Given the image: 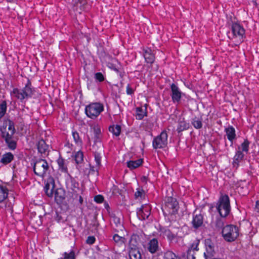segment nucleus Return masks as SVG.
Instances as JSON below:
<instances>
[{
	"mask_svg": "<svg viewBox=\"0 0 259 259\" xmlns=\"http://www.w3.org/2000/svg\"><path fill=\"white\" fill-rule=\"evenodd\" d=\"M34 92V88L32 87L30 80L28 79L24 88L22 89L14 88L10 92V95L13 98L23 102L25 99L31 98Z\"/></svg>",
	"mask_w": 259,
	"mask_h": 259,
	"instance_id": "nucleus-1",
	"label": "nucleus"
},
{
	"mask_svg": "<svg viewBox=\"0 0 259 259\" xmlns=\"http://www.w3.org/2000/svg\"><path fill=\"white\" fill-rule=\"evenodd\" d=\"M217 209L222 218L227 217L231 210L230 199L227 195H222L219 199Z\"/></svg>",
	"mask_w": 259,
	"mask_h": 259,
	"instance_id": "nucleus-2",
	"label": "nucleus"
},
{
	"mask_svg": "<svg viewBox=\"0 0 259 259\" xmlns=\"http://www.w3.org/2000/svg\"><path fill=\"white\" fill-rule=\"evenodd\" d=\"M33 170L35 175L44 178L50 170L49 163L45 159L41 158L37 159L33 162Z\"/></svg>",
	"mask_w": 259,
	"mask_h": 259,
	"instance_id": "nucleus-3",
	"label": "nucleus"
},
{
	"mask_svg": "<svg viewBox=\"0 0 259 259\" xmlns=\"http://www.w3.org/2000/svg\"><path fill=\"white\" fill-rule=\"evenodd\" d=\"M222 236L228 242L234 241L239 236L238 228L233 225H228L223 227L222 230Z\"/></svg>",
	"mask_w": 259,
	"mask_h": 259,
	"instance_id": "nucleus-4",
	"label": "nucleus"
},
{
	"mask_svg": "<svg viewBox=\"0 0 259 259\" xmlns=\"http://www.w3.org/2000/svg\"><path fill=\"white\" fill-rule=\"evenodd\" d=\"M179 208V203L176 198L167 197L165 199V205L162 209L164 214L174 215L178 213Z\"/></svg>",
	"mask_w": 259,
	"mask_h": 259,
	"instance_id": "nucleus-5",
	"label": "nucleus"
},
{
	"mask_svg": "<svg viewBox=\"0 0 259 259\" xmlns=\"http://www.w3.org/2000/svg\"><path fill=\"white\" fill-rule=\"evenodd\" d=\"M103 110V105L99 102L92 103L85 108L87 116L93 119H96Z\"/></svg>",
	"mask_w": 259,
	"mask_h": 259,
	"instance_id": "nucleus-6",
	"label": "nucleus"
},
{
	"mask_svg": "<svg viewBox=\"0 0 259 259\" xmlns=\"http://www.w3.org/2000/svg\"><path fill=\"white\" fill-rule=\"evenodd\" d=\"M84 188L68 191L67 201L68 203H73L78 202V204L81 205L83 202L82 195Z\"/></svg>",
	"mask_w": 259,
	"mask_h": 259,
	"instance_id": "nucleus-7",
	"label": "nucleus"
},
{
	"mask_svg": "<svg viewBox=\"0 0 259 259\" xmlns=\"http://www.w3.org/2000/svg\"><path fill=\"white\" fill-rule=\"evenodd\" d=\"M167 134L166 131H163L159 135L154 138L152 146L154 149H162L167 144Z\"/></svg>",
	"mask_w": 259,
	"mask_h": 259,
	"instance_id": "nucleus-8",
	"label": "nucleus"
},
{
	"mask_svg": "<svg viewBox=\"0 0 259 259\" xmlns=\"http://www.w3.org/2000/svg\"><path fill=\"white\" fill-rule=\"evenodd\" d=\"M231 31L233 34L232 38H239L240 43L243 41L245 38V30L242 25L237 23H233Z\"/></svg>",
	"mask_w": 259,
	"mask_h": 259,
	"instance_id": "nucleus-9",
	"label": "nucleus"
},
{
	"mask_svg": "<svg viewBox=\"0 0 259 259\" xmlns=\"http://www.w3.org/2000/svg\"><path fill=\"white\" fill-rule=\"evenodd\" d=\"M1 131L2 137L5 140L8 148L12 150H15L17 147V142L13 140V137L15 134L14 132H7L6 127H4Z\"/></svg>",
	"mask_w": 259,
	"mask_h": 259,
	"instance_id": "nucleus-10",
	"label": "nucleus"
},
{
	"mask_svg": "<svg viewBox=\"0 0 259 259\" xmlns=\"http://www.w3.org/2000/svg\"><path fill=\"white\" fill-rule=\"evenodd\" d=\"M171 91L170 97L174 103L179 104L184 94L181 91L178 85L172 83L170 85Z\"/></svg>",
	"mask_w": 259,
	"mask_h": 259,
	"instance_id": "nucleus-11",
	"label": "nucleus"
},
{
	"mask_svg": "<svg viewBox=\"0 0 259 259\" xmlns=\"http://www.w3.org/2000/svg\"><path fill=\"white\" fill-rule=\"evenodd\" d=\"M151 208L148 204L142 205L141 207L137 208V214L141 220L147 219L151 214Z\"/></svg>",
	"mask_w": 259,
	"mask_h": 259,
	"instance_id": "nucleus-12",
	"label": "nucleus"
},
{
	"mask_svg": "<svg viewBox=\"0 0 259 259\" xmlns=\"http://www.w3.org/2000/svg\"><path fill=\"white\" fill-rule=\"evenodd\" d=\"M142 55L145 59V61L147 63L151 65L154 63L155 60V55L154 51L149 47H142Z\"/></svg>",
	"mask_w": 259,
	"mask_h": 259,
	"instance_id": "nucleus-13",
	"label": "nucleus"
},
{
	"mask_svg": "<svg viewBox=\"0 0 259 259\" xmlns=\"http://www.w3.org/2000/svg\"><path fill=\"white\" fill-rule=\"evenodd\" d=\"M203 221L204 218L203 214L200 213L196 214L194 212L193 214V219L191 222L192 227L195 230L198 229L203 226Z\"/></svg>",
	"mask_w": 259,
	"mask_h": 259,
	"instance_id": "nucleus-14",
	"label": "nucleus"
},
{
	"mask_svg": "<svg viewBox=\"0 0 259 259\" xmlns=\"http://www.w3.org/2000/svg\"><path fill=\"white\" fill-rule=\"evenodd\" d=\"M55 187V183L53 178L48 179L44 187V191L49 197L53 196Z\"/></svg>",
	"mask_w": 259,
	"mask_h": 259,
	"instance_id": "nucleus-15",
	"label": "nucleus"
},
{
	"mask_svg": "<svg viewBox=\"0 0 259 259\" xmlns=\"http://www.w3.org/2000/svg\"><path fill=\"white\" fill-rule=\"evenodd\" d=\"M55 202L59 205L63 204L65 199L66 191L61 188H57L54 192Z\"/></svg>",
	"mask_w": 259,
	"mask_h": 259,
	"instance_id": "nucleus-16",
	"label": "nucleus"
},
{
	"mask_svg": "<svg viewBox=\"0 0 259 259\" xmlns=\"http://www.w3.org/2000/svg\"><path fill=\"white\" fill-rule=\"evenodd\" d=\"M111 225L115 231L118 232L119 230L122 231L124 227L120 220V218L116 215L115 213H112L111 214Z\"/></svg>",
	"mask_w": 259,
	"mask_h": 259,
	"instance_id": "nucleus-17",
	"label": "nucleus"
},
{
	"mask_svg": "<svg viewBox=\"0 0 259 259\" xmlns=\"http://www.w3.org/2000/svg\"><path fill=\"white\" fill-rule=\"evenodd\" d=\"M147 249L151 254L156 253L159 249L158 239L154 238L149 240L147 243Z\"/></svg>",
	"mask_w": 259,
	"mask_h": 259,
	"instance_id": "nucleus-18",
	"label": "nucleus"
},
{
	"mask_svg": "<svg viewBox=\"0 0 259 259\" xmlns=\"http://www.w3.org/2000/svg\"><path fill=\"white\" fill-rule=\"evenodd\" d=\"M66 184V187L69 190L68 191L78 190V189L84 188L83 187H80L78 182L71 176H70V178L67 180Z\"/></svg>",
	"mask_w": 259,
	"mask_h": 259,
	"instance_id": "nucleus-19",
	"label": "nucleus"
},
{
	"mask_svg": "<svg viewBox=\"0 0 259 259\" xmlns=\"http://www.w3.org/2000/svg\"><path fill=\"white\" fill-rule=\"evenodd\" d=\"M225 132L227 137V139L233 144V142L236 139V134L235 128L232 125H229L225 128Z\"/></svg>",
	"mask_w": 259,
	"mask_h": 259,
	"instance_id": "nucleus-20",
	"label": "nucleus"
},
{
	"mask_svg": "<svg viewBox=\"0 0 259 259\" xmlns=\"http://www.w3.org/2000/svg\"><path fill=\"white\" fill-rule=\"evenodd\" d=\"M147 105L146 104L144 106L138 107L136 108V119L138 120H142L145 116H147Z\"/></svg>",
	"mask_w": 259,
	"mask_h": 259,
	"instance_id": "nucleus-21",
	"label": "nucleus"
},
{
	"mask_svg": "<svg viewBox=\"0 0 259 259\" xmlns=\"http://www.w3.org/2000/svg\"><path fill=\"white\" fill-rule=\"evenodd\" d=\"M57 162L58 165L59 170L63 173H68V170L67 165L68 162L67 160L63 158L61 156H59L57 160Z\"/></svg>",
	"mask_w": 259,
	"mask_h": 259,
	"instance_id": "nucleus-22",
	"label": "nucleus"
},
{
	"mask_svg": "<svg viewBox=\"0 0 259 259\" xmlns=\"http://www.w3.org/2000/svg\"><path fill=\"white\" fill-rule=\"evenodd\" d=\"M130 259H142V254L139 248H128Z\"/></svg>",
	"mask_w": 259,
	"mask_h": 259,
	"instance_id": "nucleus-23",
	"label": "nucleus"
},
{
	"mask_svg": "<svg viewBox=\"0 0 259 259\" xmlns=\"http://www.w3.org/2000/svg\"><path fill=\"white\" fill-rule=\"evenodd\" d=\"M105 55L109 61H110L107 62V66L116 72H119V69L116 65V63H118V60L116 58H112V56L108 54H105Z\"/></svg>",
	"mask_w": 259,
	"mask_h": 259,
	"instance_id": "nucleus-24",
	"label": "nucleus"
},
{
	"mask_svg": "<svg viewBox=\"0 0 259 259\" xmlns=\"http://www.w3.org/2000/svg\"><path fill=\"white\" fill-rule=\"evenodd\" d=\"M189 127V123L187 122L184 118L180 119L178 122L177 132L180 134L183 131L188 130Z\"/></svg>",
	"mask_w": 259,
	"mask_h": 259,
	"instance_id": "nucleus-25",
	"label": "nucleus"
},
{
	"mask_svg": "<svg viewBox=\"0 0 259 259\" xmlns=\"http://www.w3.org/2000/svg\"><path fill=\"white\" fill-rule=\"evenodd\" d=\"M140 241V236L137 234H133L131 236L129 241L128 248H139L138 245Z\"/></svg>",
	"mask_w": 259,
	"mask_h": 259,
	"instance_id": "nucleus-26",
	"label": "nucleus"
},
{
	"mask_svg": "<svg viewBox=\"0 0 259 259\" xmlns=\"http://www.w3.org/2000/svg\"><path fill=\"white\" fill-rule=\"evenodd\" d=\"M37 148L39 153L46 154L48 150L49 146L46 144L45 140L41 139L38 141L37 144Z\"/></svg>",
	"mask_w": 259,
	"mask_h": 259,
	"instance_id": "nucleus-27",
	"label": "nucleus"
},
{
	"mask_svg": "<svg viewBox=\"0 0 259 259\" xmlns=\"http://www.w3.org/2000/svg\"><path fill=\"white\" fill-rule=\"evenodd\" d=\"M143 162V159H138L136 160H130L127 161V167L131 170L137 168L142 165Z\"/></svg>",
	"mask_w": 259,
	"mask_h": 259,
	"instance_id": "nucleus-28",
	"label": "nucleus"
},
{
	"mask_svg": "<svg viewBox=\"0 0 259 259\" xmlns=\"http://www.w3.org/2000/svg\"><path fill=\"white\" fill-rule=\"evenodd\" d=\"M244 156L242 151L240 150L237 151L233 158V164L234 166L236 165L238 166L239 162L243 159Z\"/></svg>",
	"mask_w": 259,
	"mask_h": 259,
	"instance_id": "nucleus-29",
	"label": "nucleus"
},
{
	"mask_svg": "<svg viewBox=\"0 0 259 259\" xmlns=\"http://www.w3.org/2000/svg\"><path fill=\"white\" fill-rule=\"evenodd\" d=\"M14 155L11 152H7L2 155L0 162L4 165L10 163L14 159Z\"/></svg>",
	"mask_w": 259,
	"mask_h": 259,
	"instance_id": "nucleus-30",
	"label": "nucleus"
},
{
	"mask_svg": "<svg viewBox=\"0 0 259 259\" xmlns=\"http://www.w3.org/2000/svg\"><path fill=\"white\" fill-rule=\"evenodd\" d=\"M160 232L164 236H166L169 241L175 239L176 236L169 229L163 228L160 229Z\"/></svg>",
	"mask_w": 259,
	"mask_h": 259,
	"instance_id": "nucleus-31",
	"label": "nucleus"
},
{
	"mask_svg": "<svg viewBox=\"0 0 259 259\" xmlns=\"http://www.w3.org/2000/svg\"><path fill=\"white\" fill-rule=\"evenodd\" d=\"M9 190L7 187L0 185V203L6 200L8 196Z\"/></svg>",
	"mask_w": 259,
	"mask_h": 259,
	"instance_id": "nucleus-32",
	"label": "nucleus"
},
{
	"mask_svg": "<svg viewBox=\"0 0 259 259\" xmlns=\"http://www.w3.org/2000/svg\"><path fill=\"white\" fill-rule=\"evenodd\" d=\"M72 135L75 144L79 147L82 146L83 142L79 133L76 131L73 130L72 131Z\"/></svg>",
	"mask_w": 259,
	"mask_h": 259,
	"instance_id": "nucleus-33",
	"label": "nucleus"
},
{
	"mask_svg": "<svg viewBox=\"0 0 259 259\" xmlns=\"http://www.w3.org/2000/svg\"><path fill=\"white\" fill-rule=\"evenodd\" d=\"M205 245L207 254L212 255L214 252V244L210 239H206L205 241Z\"/></svg>",
	"mask_w": 259,
	"mask_h": 259,
	"instance_id": "nucleus-34",
	"label": "nucleus"
},
{
	"mask_svg": "<svg viewBox=\"0 0 259 259\" xmlns=\"http://www.w3.org/2000/svg\"><path fill=\"white\" fill-rule=\"evenodd\" d=\"M109 131L115 136H118L121 133V126L118 124L110 125L109 127Z\"/></svg>",
	"mask_w": 259,
	"mask_h": 259,
	"instance_id": "nucleus-35",
	"label": "nucleus"
},
{
	"mask_svg": "<svg viewBox=\"0 0 259 259\" xmlns=\"http://www.w3.org/2000/svg\"><path fill=\"white\" fill-rule=\"evenodd\" d=\"M191 124L195 128L200 129L202 127L203 125L202 119L195 117L192 119Z\"/></svg>",
	"mask_w": 259,
	"mask_h": 259,
	"instance_id": "nucleus-36",
	"label": "nucleus"
},
{
	"mask_svg": "<svg viewBox=\"0 0 259 259\" xmlns=\"http://www.w3.org/2000/svg\"><path fill=\"white\" fill-rule=\"evenodd\" d=\"M94 135V142H98L100 141L101 138V129L99 126H95L93 128Z\"/></svg>",
	"mask_w": 259,
	"mask_h": 259,
	"instance_id": "nucleus-37",
	"label": "nucleus"
},
{
	"mask_svg": "<svg viewBox=\"0 0 259 259\" xmlns=\"http://www.w3.org/2000/svg\"><path fill=\"white\" fill-rule=\"evenodd\" d=\"M74 160L77 164L81 163L83 160V154L81 151L77 152L74 156Z\"/></svg>",
	"mask_w": 259,
	"mask_h": 259,
	"instance_id": "nucleus-38",
	"label": "nucleus"
},
{
	"mask_svg": "<svg viewBox=\"0 0 259 259\" xmlns=\"http://www.w3.org/2000/svg\"><path fill=\"white\" fill-rule=\"evenodd\" d=\"M113 239L118 245H122L125 241V238L124 237H120L117 234H115L113 236Z\"/></svg>",
	"mask_w": 259,
	"mask_h": 259,
	"instance_id": "nucleus-39",
	"label": "nucleus"
},
{
	"mask_svg": "<svg viewBox=\"0 0 259 259\" xmlns=\"http://www.w3.org/2000/svg\"><path fill=\"white\" fill-rule=\"evenodd\" d=\"M94 156L95 158V161L96 162V165L97 167H100L101 166V155L99 152L95 151L94 153Z\"/></svg>",
	"mask_w": 259,
	"mask_h": 259,
	"instance_id": "nucleus-40",
	"label": "nucleus"
},
{
	"mask_svg": "<svg viewBox=\"0 0 259 259\" xmlns=\"http://www.w3.org/2000/svg\"><path fill=\"white\" fill-rule=\"evenodd\" d=\"M250 144V142L246 139H245L241 145V147L242 149V152H244L246 153H247L249 151V146Z\"/></svg>",
	"mask_w": 259,
	"mask_h": 259,
	"instance_id": "nucleus-41",
	"label": "nucleus"
},
{
	"mask_svg": "<svg viewBox=\"0 0 259 259\" xmlns=\"http://www.w3.org/2000/svg\"><path fill=\"white\" fill-rule=\"evenodd\" d=\"M145 195V193L142 188H138L135 193V197L136 199L142 198Z\"/></svg>",
	"mask_w": 259,
	"mask_h": 259,
	"instance_id": "nucleus-42",
	"label": "nucleus"
},
{
	"mask_svg": "<svg viewBox=\"0 0 259 259\" xmlns=\"http://www.w3.org/2000/svg\"><path fill=\"white\" fill-rule=\"evenodd\" d=\"M175 258H178V256L171 251L167 250L164 253V259H175Z\"/></svg>",
	"mask_w": 259,
	"mask_h": 259,
	"instance_id": "nucleus-43",
	"label": "nucleus"
},
{
	"mask_svg": "<svg viewBox=\"0 0 259 259\" xmlns=\"http://www.w3.org/2000/svg\"><path fill=\"white\" fill-rule=\"evenodd\" d=\"M90 169L89 170L88 173L87 174L88 176L89 175H94L95 172L97 173V175H99V169L100 167H97V165L93 166L91 164H89Z\"/></svg>",
	"mask_w": 259,
	"mask_h": 259,
	"instance_id": "nucleus-44",
	"label": "nucleus"
},
{
	"mask_svg": "<svg viewBox=\"0 0 259 259\" xmlns=\"http://www.w3.org/2000/svg\"><path fill=\"white\" fill-rule=\"evenodd\" d=\"M63 257L58 259H75V253L73 250L69 253L64 252L63 254Z\"/></svg>",
	"mask_w": 259,
	"mask_h": 259,
	"instance_id": "nucleus-45",
	"label": "nucleus"
},
{
	"mask_svg": "<svg viewBox=\"0 0 259 259\" xmlns=\"http://www.w3.org/2000/svg\"><path fill=\"white\" fill-rule=\"evenodd\" d=\"M224 220L220 218H217L215 221V227L218 229H223V227H225V226H224Z\"/></svg>",
	"mask_w": 259,
	"mask_h": 259,
	"instance_id": "nucleus-46",
	"label": "nucleus"
},
{
	"mask_svg": "<svg viewBox=\"0 0 259 259\" xmlns=\"http://www.w3.org/2000/svg\"><path fill=\"white\" fill-rule=\"evenodd\" d=\"M136 88L133 87L131 84H128L126 87V93L128 95L133 96L134 95Z\"/></svg>",
	"mask_w": 259,
	"mask_h": 259,
	"instance_id": "nucleus-47",
	"label": "nucleus"
},
{
	"mask_svg": "<svg viewBox=\"0 0 259 259\" xmlns=\"http://www.w3.org/2000/svg\"><path fill=\"white\" fill-rule=\"evenodd\" d=\"M95 78L96 80L99 82L103 81L105 78L102 73L101 72H97L95 74Z\"/></svg>",
	"mask_w": 259,
	"mask_h": 259,
	"instance_id": "nucleus-48",
	"label": "nucleus"
},
{
	"mask_svg": "<svg viewBox=\"0 0 259 259\" xmlns=\"http://www.w3.org/2000/svg\"><path fill=\"white\" fill-rule=\"evenodd\" d=\"M199 240H195L191 244V246L188 248V249H191V250H193V252H195V251H198V245L199 244Z\"/></svg>",
	"mask_w": 259,
	"mask_h": 259,
	"instance_id": "nucleus-49",
	"label": "nucleus"
},
{
	"mask_svg": "<svg viewBox=\"0 0 259 259\" xmlns=\"http://www.w3.org/2000/svg\"><path fill=\"white\" fill-rule=\"evenodd\" d=\"M8 130L10 131L9 132H14V133L16 132V130L15 128L14 123L13 121L11 120H8Z\"/></svg>",
	"mask_w": 259,
	"mask_h": 259,
	"instance_id": "nucleus-50",
	"label": "nucleus"
},
{
	"mask_svg": "<svg viewBox=\"0 0 259 259\" xmlns=\"http://www.w3.org/2000/svg\"><path fill=\"white\" fill-rule=\"evenodd\" d=\"M104 200V197L101 195H98L94 197V201L98 203H102Z\"/></svg>",
	"mask_w": 259,
	"mask_h": 259,
	"instance_id": "nucleus-51",
	"label": "nucleus"
},
{
	"mask_svg": "<svg viewBox=\"0 0 259 259\" xmlns=\"http://www.w3.org/2000/svg\"><path fill=\"white\" fill-rule=\"evenodd\" d=\"M86 0H72V3L74 7H77L78 4H84Z\"/></svg>",
	"mask_w": 259,
	"mask_h": 259,
	"instance_id": "nucleus-52",
	"label": "nucleus"
},
{
	"mask_svg": "<svg viewBox=\"0 0 259 259\" xmlns=\"http://www.w3.org/2000/svg\"><path fill=\"white\" fill-rule=\"evenodd\" d=\"M96 238L93 236H90L88 237L86 243L88 244H93L95 243Z\"/></svg>",
	"mask_w": 259,
	"mask_h": 259,
	"instance_id": "nucleus-53",
	"label": "nucleus"
},
{
	"mask_svg": "<svg viewBox=\"0 0 259 259\" xmlns=\"http://www.w3.org/2000/svg\"><path fill=\"white\" fill-rule=\"evenodd\" d=\"M56 221H57L58 223L63 222L64 220L62 217L61 215L58 212H56V215L55 217Z\"/></svg>",
	"mask_w": 259,
	"mask_h": 259,
	"instance_id": "nucleus-54",
	"label": "nucleus"
},
{
	"mask_svg": "<svg viewBox=\"0 0 259 259\" xmlns=\"http://www.w3.org/2000/svg\"><path fill=\"white\" fill-rule=\"evenodd\" d=\"M194 254V252L191 249H188L187 252V259H189Z\"/></svg>",
	"mask_w": 259,
	"mask_h": 259,
	"instance_id": "nucleus-55",
	"label": "nucleus"
},
{
	"mask_svg": "<svg viewBox=\"0 0 259 259\" xmlns=\"http://www.w3.org/2000/svg\"><path fill=\"white\" fill-rule=\"evenodd\" d=\"M141 180L142 182L147 184L148 181L149 180L148 177L147 176H143L141 177Z\"/></svg>",
	"mask_w": 259,
	"mask_h": 259,
	"instance_id": "nucleus-56",
	"label": "nucleus"
},
{
	"mask_svg": "<svg viewBox=\"0 0 259 259\" xmlns=\"http://www.w3.org/2000/svg\"><path fill=\"white\" fill-rule=\"evenodd\" d=\"M255 208L257 212H259V200L256 202Z\"/></svg>",
	"mask_w": 259,
	"mask_h": 259,
	"instance_id": "nucleus-57",
	"label": "nucleus"
},
{
	"mask_svg": "<svg viewBox=\"0 0 259 259\" xmlns=\"http://www.w3.org/2000/svg\"><path fill=\"white\" fill-rule=\"evenodd\" d=\"M204 255L205 256V259H224L222 258H210L206 256L205 253H204Z\"/></svg>",
	"mask_w": 259,
	"mask_h": 259,
	"instance_id": "nucleus-58",
	"label": "nucleus"
},
{
	"mask_svg": "<svg viewBox=\"0 0 259 259\" xmlns=\"http://www.w3.org/2000/svg\"><path fill=\"white\" fill-rule=\"evenodd\" d=\"M105 208H106L107 209H108V208H110V207H109V205H108V203H105Z\"/></svg>",
	"mask_w": 259,
	"mask_h": 259,
	"instance_id": "nucleus-59",
	"label": "nucleus"
},
{
	"mask_svg": "<svg viewBox=\"0 0 259 259\" xmlns=\"http://www.w3.org/2000/svg\"><path fill=\"white\" fill-rule=\"evenodd\" d=\"M189 259H195V255L194 254L192 256H191V258H190Z\"/></svg>",
	"mask_w": 259,
	"mask_h": 259,
	"instance_id": "nucleus-60",
	"label": "nucleus"
}]
</instances>
